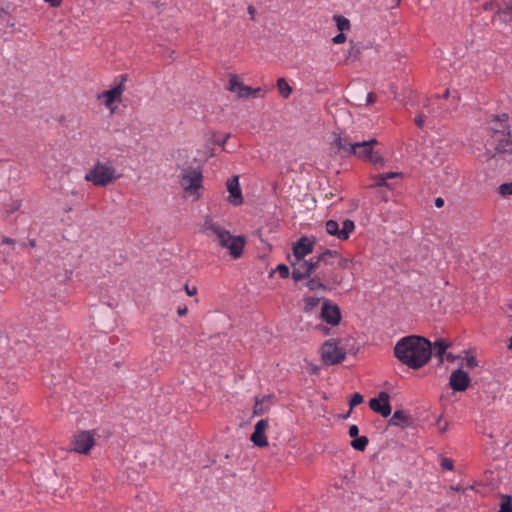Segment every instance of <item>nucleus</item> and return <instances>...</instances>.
Returning a JSON list of instances; mask_svg holds the SVG:
<instances>
[{"mask_svg":"<svg viewBox=\"0 0 512 512\" xmlns=\"http://www.w3.org/2000/svg\"><path fill=\"white\" fill-rule=\"evenodd\" d=\"M202 232L222 248L228 249L233 258H239L242 255L245 239L241 236H233L213 218L206 217L202 225Z\"/></svg>","mask_w":512,"mask_h":512,"instance_id":"nucleus-2","label":"nucleus"},{"mask_svg":"<svg viewBox=\"0 0 512 512\" xmlns=\"http://www.w3.org/2000/svg\"><path fill=\"white\" fill-rule=\"evenodd\" d=\"M465 365L469 369H473L478 366V361L474 356H468L465 359Z\"/></svg>","mask_w":512,"mask_h":512,"instance_id":"nucleus-40","label":"nucleus"},{"mask_svg":"<svg viewBox=\"0 0 512 512\" xmlns=\"http://www.w3.org/2000/svg\"><path fill=\"white\" fill-rule=\"evenodd\" d=\"M119 78L120 81L114 88L104 91L98 95L99 99L104 98L103 103L107 108H111L114 102L121 100V95L125 90L124 84L127 81V75H121Z\"/></svg>","mask_w":512,"mask_h":512,"instance_id":"nucleus-11","label":"nucleus"},{"mask_svg":"<svg viewBox=\"0 0 512 512\" xmlns=\"http://www.w3.org/2000/svg\"><path fill=\"white\" fill-rule=\"evenodd\" d=\"M281 278L285 279L289 277L290 271L287 265L279 264L276 268Z\"/></svg>","mask_w":512,"mask_h":512,"instance_id":"nucleus-35","label":"nucleus"},{"mask_svg":"<svg viewBox=\"0 0 512 512\" xmlns=\"http://www.w3.org/2000/svg\"><path fill=\"white\" fill-rule=\"evenodd\" d=\"M250 439L254 443L255 446L265 447L268 445L265 433L257 431L255 429H254V432L252 433Z\"/></svg>","mask_w":512,"mask_h":512,"instance_id":"nucleus-24","label":"nucleus"},{"mask_svg":"<svg viewBox=\"0 0 512 512\" xmlns=\"http://www.w3.org/2000/svg\"><path fill=\"white\" fill-rule=\"evenodd\" d=\"M120 174L110 160L97 161L85 175V180L98 187H105L120 178Z\"/></svg>","mask_w":512,"mask_h":512,"instance_id":"nucleus-3","label":"nucleus"},{"mask_svg":"<svg viewBox=\"0 0 512 512\" xmlns=\"http://www.w3.org/2000/svg\"><path fill=\"white\" fill-rule=\"evenodd\" d=\"M315 329L317 331H319L320 333H322L323 335H329V333L331 331V329L324 324L316 325Z\"/></svg>","mask_w":512,"mask_h":512,"instance_id":"nucleus-44","label":"nucleus"},{"mask_svg":"<svg viewBox=\"0 0 512 512\" xmlns=\"http://www.w3.org/2000/svg\"><path fill=\"white\" fill-rule=\"evenodd\" d=\"M504 16V20H512V4L507 5V7L502 11Z\"/></svg>","mask_w":512,"mask_h":512,"instance_id":"nucleus-42","label":"nucleus"},{"mask_svg":"<svg viewBox=\"0 0 512 512\" xmlns=\"http://www.w3.org/2000/svg\"><path fill=\"white\" fill-rule=\"evenodd\" d=\"M392 1L395 3V5H398L401 0H392Z\"/></svg>","mask_w":512,"mask_h":512,"instance_id":"nucleus-60","label":"nucleus"},{"mask_svg":"<svg viewBox=\"0 0 512 512\" xmlns=\"http://www.w3.org/2000/svg\"><path fill=\"white\" fill-rule=\"evenodd\" d=\"M338 258H339V260H338V266H339L340 268H346V267H347V265H348V263H349V260H348V259H346V258H340V257H338Z\"/></svg>","mask_w":512,"mask_h":512,"instance_id":"nucleus-51","label":"nucleus"},{"mask_svg":"<svg viewBox=\"0 0 512 512\" xmlns=\"http://www.w3.org/2000/svg\"><path fill=\"white\" fill-rule=\"evenodd\" d=\"M446 359H447V361H454L455 356L453 354L449 353V354H447Z\"/></svg>","mask_w":512,"mask_h":512,"instance_id":"nucleus-56","label":"nucleus"},{"mask_svg":"<svg viewBox=\"0 0 512 512\" xmlns=\"http://www.w3.org/2000/svg\"><path fill=\"white\" fill-rule=\"evenodd\" d=\"M348 434L351 438H356L359 435V428L357 425L353 424L349 427Z\"/></svg>","mask_w":512,"mask_h":512,"instance_id":"nucleus-43","label":"nucleus"},{"mask_svg":"<svg viewBox=\"0 0 512 512\" xmlns=\"http://www.w3.org/2000/svg\"><path fill=\"white\" fill-rule=\"evenodd\" d=\"M440 466L443 470H448V471H451L454 468L453 461L446 457L441 458Z\"/></svg>","mask_w":512,"mask_h":512,"instance_id":"nucleus-33","label":"nucleus"},{"mask_svg":"<svg viewBox=\"0 0 512 512\" xmlns=\"http://www.w3.org/2000/svg\"><path fill=\"white\" fill-rule=\"evenodd\" d=\"M268 428V420L261 419L255 424V430L265 433Z\"/></svg>","mask_w":512,"mask_h":512,"instance_id":"nucleus-38","label":"nucleus"},{"mask_svg":"<svg viewBox=\"0 0 512 512\" xmlns=\"http://www.w3.org/2000/svg\"><path fill=\"white\" fill-rule=\"evenodd\" d=\"M389 399L390 396L387 392H380L378 397L369 400V407L381 416L388 417L392 411Z\"/></svg>","mask_w":512,"mask_h":512,"instance_id":"nucleus-12","label":"nucleus"},{"mask_svg":"<svg viewBox=\"0 0 512 512\" xmlns=\"http://www.w3.org/2000/svg\"><path fill=\"white\" fill-rule=\"evenodd\" d=\"M507 348H508L509 350H512V336H511V337H510V339H509V343H508V345H507Z\"/></svg>","mask_w":512,"mask_h":512,"instance_id":"nucleus-58","label":"nucleus"},{"mask_svg":"<svg viewBox=\"0 0 512 512\" xmlns=\"http://www.w3.org/2000/svg\"><path fill=\"white\" fill-rule=\"evenodd\" d=\"M306 287L311 291L327 290L328 286L322 281L320 275H315L306 282Z\"/></svg>","mask_w":512,"mask_h":512,"instance_id":"nucleus-21","label":"nucleus"},{"mask_svg":"<svg viewBox=\"0 0 512 512\" xmlns=\"http://www.w3.org/2000/svg\"><path fill=\"white\" fill-rule=\"evenodd\" d=\"M317 257H318V262H320L321 265L332 266L333 259L338 258L339 254L335 250L326 249L323 253L317 255Z\"/></svg>","mask_w":512,"mask_h":512,"instance_id":"nucleus-20","label":"nucleus"},{"mask_svg":"<svg viewBox=\"0 0 512 512\" xmlns=\"http://www.w3.org/2000/svg\"><path fill=\"white\" fill-rule=\"evenodd\" d=\"M376 138H370L361 142H354L350 149V156L358 157L362 160L369 161L376 167H383L384 158L377 151H374V145H377Z\"/></svg>","mask_w":512,"mask_h":512,"instance_id":"nucleus-4","label":"nucleus"},{"mask_svg":"<svg viewBox=\"0 0 512 512\" xmlns=\"http://www.w3.org/2000/svg\"><path fill=\"white\" fill-rule=\"evenodd\" d=\"M21 207V202L19 200H13L10 204L6 205V212L13 213L19 210Z\"/></svg>","mask_w":512,"mask_h":512,"instance_id":"nucleus-36","label":"nucleus"},{"mask_svg":"<svg viewBox=\"0 0 512 512\" xmlns=\"http://www.w3.org/2000/svg\"><path fill=\"white\" fill-rule=\"evenodd\" d=\"M255 12H256V10H255V8L253 6H249L248 7V13L251 16V19L254 18Z\"/></svg>","mask_w":512,"mask_h":512,"instance_id":"nucleus-55","label":"nucleus"},{"mask_svg":"<svg viewBox=\"0 0 512 512\" xmlns=\"http://www.w3.org/2000/svg\"><path fill=\"white\" fill-rule=\"evenodd\" d=\"M229 138H230V134L228 133V134H226V135L224 136V138H222V139H216V140H215V143H216L217 145H219V146H224V145L226 144V142H227V140H228Z\"/></svg>","mask_w":512,"mask_h":512,"instance_id":"nucleus-50","label":"nucleus"},{"mask_svg":"<svg viewBox=\"0 0 512 512\" xmlns=\"http://www.w3.org/2000/svg\"><path fill=\"white\" fill-rule=\"evenodd\" d=\"M449 345L450 344L447 343L445 340L439 339V340L435 341L432 346L435 350V356H437L439 358L440 364H442L444 362L443 356H444L447 348L449 347Z\"/></svg>","mask_w":512,"mask_h":512,"instance_id":"nucleus-22","label":"nucleus"},{"mask_svg":"<svg viewBox=\"0 0 512 512\" xmlns=\"http://www.w3.org/2000/svg\"><path fill=\"white\" fill-rule=\"evenodd\" d=\"M333 43L335 44H341L346 41V36L343 32H340L332 39Z\"/></svg>","mask_w":512,"mask_h":512,"instance_id":"nucleus-45","label":"nucleus"},{"mask_svg":"<svg viewBox=\"0 0 512 512\" xmlns=\"http://www.w3.org/2000/svg\"><path fill=\"white\" fill-rule=\"evenodd\" d=\"M179 177L180 185L186 193L193 194L202 187L203 175L198 167L184 168Z\"/></svg>","mask_w":512,"mask_h":512,"instance_id":"nucleus-5","label":"nucleus"},{"mask_svg":"<svg viewBox=\"0 0 512 512\" xmlns=\"http://www.w3.org/2000/svg\"><path fill=\"white\" fill-rule=\"evenodd\" d=\"M277 88H278L279 94L284 98H288L290 96V94L292 93V87L288 84V82L284 78H279L277 80Z\"/></svg>","mask_w":512,"mask_h":512,"instance_id":"nucleus-23","label":"nucleus"},{"mask_svg":"<svg viewBox=\"0 0 512 512\" xmlns=\"http://www.w3.org/2000/svg\"><path fill=\"white\" fill-rule=\"evenodd\" d=\"M63 0H44L51 7H59Z\"/></svg>","mask_w":512,"mask_h":512,"instance_id":"nucleus-49","label":"nucleus"},{"mask_svg":"<svg viewBox=\"0 0 512 512\" xmlns=\"http://www.w3.org/2000/svg\"><path fill=\"white\" fill-rule=\"evenodd\" d=\"M307 263V270L306 272H314L315 270L319 269L321 267V263L318 262V257L314 256L309 261H306Z\"/></svg>","mask_w":512,"mask_h":512,"instance_id":"nucleus-30","label":"nucleus"},{"mask_svg":"<svg viewBox=\"0 0 512 512\" xmlns=\"http://www.w3.org/2000/svg\"><path fill=\"white\" fill-rule=\"evenodd\" d=\"M415 123L416 125L419 127V128H422L423 125H424V118L422 115H418L416 118H415Z\"/></svg>","mask_w":512,"mask_h":512,"instance_id":"nucleus-52","label":"nucleus"},{"mask_svg":"<svg viewBox=\"0 0 512 512\" xmlns=\"http://www.w3.org/2000/svg\"><path fill=\"white\" fill-rule=\"evenodd\" d=\"M380 175L382 178H385V181L387 182L389 179L399 177L401 174L398 172H387V173H382Z\"/></svg>","mask_w":512,"mask_h":512,"instance_id":"nucleus-46","label":"nucleus"},{"mask_svg":"<svg viewBox=\"0 0 512 512\" xmlns=\"http://www.w3.org/2000/svg\"><path fill=\"white\" fill-rule=\"evenodd\" d=\"M30 245L35 246V241L34 240L30 241Z\"/></svg>","mask_w":512,"mask_h":512,"instance_id":"nucleus-61","label":"nucleus"},{"mask_svg":"<svg viewBox=\"0 0 512 512\" xmlns=\"http://www.w3.org/2000/svg\"><path fill=\"white\" fill-rule=\"evenodd\" d=\"M14 243V240L9 238V237H4L2 240H1V244L2 245H9V244H12Z\"/></svg>","mask_w":512,"mask_h":512,"instance_id":"nucleus-54","label":"nucleus"},{"mask_svg":"<svg viewBox=\"0 0 512 512\" xmlns=\"http://www.w3.org/2000/svg\"><path fill=\"white\" fill-rule=\"evenodd\" d=\"M292 266H293V271H292V278L295 282H299L303 279H306L305 277V273L303 274L301 272V270H299L297 267H296V263H292Z\"/></svg>","mask_w":512,"mask_h":512,"instance_id":"nucleus-32","label":"nucleus"},{"mask_svg":"<svg viewBox=\"0 0 512 512\" xmlns=\"http://www.w3.org/2000/svg\"><path fill=\"white\" fill-rule=\"evenodd\" d=\"M495 143V150L499 153H512V138L511 132L499 134V136L492 137Z\"/></svg>","mask_w":512,"mask_h":512,"instance_id":"nucleus-16","label":"nucleus"},{"mask_svg":"<svg viewBox=\"0 0 512 512\" xmlns=\"http://www.w3.org/2000/svg\"><path fill=\"white\" fill-rule=\"evenodd\" d=\"M449 95H450V91L447 89V90L444 92V94H443V96H442V97L446 99V98H448V97H449Z\"/></svg>","mask_w":512,"mask_h":512,"instance_id":"nucleus-57","label":"nucleus"},{"mask_svg":"<svg viewBox=\"0 0 512 512\" xmlns=\"http://www.w3.org/2000/svg\"><path fill=\"white\" fill-rule=\"evenodd\" d=\"M410 423H411V417L402 410L395 411L389 420L390 426H397V427H401V428L408 427L410 425Z\"/></svg>","mask_w":512,"mask_h":512,"instance_id":"nucleus-19","label":"nucleus"},{"mask_svg":"<svg viewBox=\"0 0 512 512\" xmlns=\"http://www.w3.org/2000/svg\"><path fill=\"white\" fill-rule=\"evenodd\" d=\"M435 206H436L437 208H441V207H443V206H444V199H443V198H441V197L436 198V199H435Z\"/></svg>","mask_w":512,"mask_h":512,"instance_id":"nucleus-53","label":"nucleus"},{"mask_svg":"<svg viewBox=\"0 0 512 512\" xmlns=\"http://www.w3.org/2000/svg\"><path fill=\"white\" fill-rule=\"evenodd\" d=\"M321 357L326 365H335L346 358V352L337 345L336 340L329 339L321 347Z\"/></svg>","mask_w":512,"mask_h":512,"instance_id":"nucleus-6","label":"nucleus"},{"mask_svg":"<svg viewBox=\"0 0 512 512\" xmlns=\"http://www.w3.org/2000/svg\"><path fill=\"white\" fill-rule=\"evenodd\" d=\"M228 90L232 93L237 94L239 98H250L257 96L263 91L262 88H252L244 85L236 75H232L229 80Z\"/></svg>","mask_w":512,"mask_h":512,"instance_id":"nucleus-8","label":"nucleus"},{"mask_svg":"<svg viewBox=\"0 0 512 512\" xmlns=\"http://www.w3.org/2000/svg\"><path fill=\"white\" fill-rule=\"evenodd\" d=\"M226 186L227 191L229 192L228 201L235 206L242 204L243 197L239 183V177L232 176L231 178H229L226 182Z\"/></svg>","mask_w":512,"mask_h":512,"instance_id":"nucleus-15","label":"nucleus"},{"mask_svg":"<svg viewBox=\"0 0 512 512\" xmlns=\"http://www.w3.org/2000/svg\"><path fill=\"white\" fill-rule=\"evenodd\" d=\"M362 402H363V396L360 393L356 392L352 395L349 404H350V407L353 408V407L361 404Z\"/></svg>","mask_w":512,"mask_h":512,"instance_id":"nucleus-34","label":"nucleus"},{"mask_svg":"<svg viewBox=\"0 0 512 512\" xmlns=\"http://www.w3.org/2000/svg\"><path fill=\"white\" fill-rule=\"evenodd\" d=\"M508 116L507 114H502L500 116L494 117L491 121V130L493 131L492 137L499 136V134H504L510 132L509 125L507 123Z\"/></svg>","mask_w":512,"mask_h":512,"instance_id":"nucleus-17","label":"nucleus"},{"mask_svg":"<svg viewBox=\"0 0 512 512\" xmlns=\"http://www.w3.org/2000/svg\"><path fill=\"white\" fill-rule=\"evenodd\" d=\"M394 355L409 368L419 369L430 360L432 344L421 336H407L396 343Z\"/></svg>","mask_w":512,"mask_h":512,"instance_id":"nucleus-1","label":"nucleus"},{"mask_svg":"<svg viewBox=\"0 0 512 512\" xmlns=\"http://www.w3.org/2000/svg\"><path fill=\"white\" fill-rule=\"evenodd\" d=\"M293 255L296 261H302L305 256L311 254L314 250V241L306 236H302L293 244Z\"/></svg>","mask_w":512,"mask_h":512,"instance_id":"nucleus-14","label":"nucleus"},{"mask_svg":"<svg viewBox=\"0 0 512 512\" xmlns=\"http://www.w3.org/2000/svg\"><path fill=\"white\" fill-rule=\"evenodd\" d=\"M257 406H258V403H256L255 408H254V409H255V410H254V413H255V414H258V413H259V412L257 411Z\"/></svg>","mask_w":512,"mask_h":512,"instance_id":"nucleus-59","label":"nucleus"},{"mask_svg":"<svg viewBox=\"0 0 512 512\" xmlns=\"http://www.w3.org/2000/svg\"><path fill=\"white\" fill-rule=\"evenodd\" d=\"M320 318L327 324L337 326L341 321V312L337 304L326 299L321 307Z\"/></svg>","mask_w":512,"mask_h":512,"instance_id":"nucleus-9","label":"nucleus"},{"mask_svg":"<svg viewBox=\"0 0 512 512\" xmlns=\"http://www.w3.org/2000/svg\"><path fill=\"white\" fill-rule=\"evenodd\" d=\"M334 20L336 22V26L340 32L348 30L350 28V21L341 15L334 16Z\"/></svg>","mask_w":512,"mask_h":512,"instance_id":"nucleus-27","label":"nucleus"},{"mask_svg":"<svg viewBox=\"0 0 512 512\" xmlns=\"http://www.w3.org/2000/svg\"><path fill=\"white\" fill-rule=\"evenodd\" d=\"M73 450L80 454H87L95 444V434L91 431H81L74 436Z\"/></svg>","mask_w":512,"mask_h":512,"instance_id":"nucleus-10","label":"nucleus"},{"mask_svg":"<svg viewBox=\"0 0 512 512\" xmlns=\"http://www.w3.org/2000/svg\"><path fill=\"white\" fill-rule=\"evenodd\" d=\"M188 313V308L186 305H180L178 308H177V314L179 316H185L186 314Z\"/></svg>","mask_w":512,"mask_h":512,"instance_id":"nucleus-48","label":"nucleus"},{"mask_svg":"<svg viewBox=\"0 0 512 512\" xmlns=\"http://www.w3.org/2000/svg\"><path fill=\"white\" fill-rule=\"evenodd\" d=\"M498 193L503 197L512 195V182L503 183L498 187Z\"/></svg>","mask_w":512,"mask_h":512,"instance_id":"nucleus-28","label":"nucleus"},{"mask_svg":"<svg viewBox=\"0 0 512 512\" xmlns=\"http://www.w3.org/2000/svg\"><path fill=\"white\" fill-rule=\"evenodd\" d=\"M376 101V95L372 92H369L366 95L365 102L364 103H358V106H368L373 104Z\"/></svg>","mask_w":512,"mask_h":512,"instance_id":"nucleus-39","label":"nucleus"},{"mask_svg":"<svg viewBox=\"0 0 512 512\" xmlns=\"http://www.w3.org/2000/svg\"><path fill=\"white\" fill-rule=\"evenodd\" d=\"M353 143L354 142L349 141L347 137L334 133L332 145H334L337 148V151L343 156H350L349 148L353 146Z\"/></svg>","mask_w":512,"mask_h":512,"instance_id":"nucleus-18","label":"nucleus"},{"mask_svg":"<svg viewBox=\"0 0 512 512\" xmlns=\"http://www.w3.org/2000/svg\"><path fill=\"white\" fill-rule=\"evenodd\" d=\"M511 498L506 496V501L501 504V508L499 512H512V506L510 504Z\"/></svg>","mask_w":512,"mask_h":512,"instance_id":"nucleus-41","label":"nucleus"},{"mask_svg":"<svg viewBox=\"0 0 512 512\" xmlns=\"http://www.w3.org/2000/svg\"><path fill=\"white\" fill-rule=\"evenodd\" d=\"M185 291H186L187 295L194 296L197 293V287L196 286L190 287L188 284H186Z\"/></svg>","mask_w":512,"mask_h":512,"instance_id":"nucleus-47","label":"nucleus"},{"mask_svg":"<svg viewBox=\"0 0 512 512\" xmlns=\"http://www.w3.org/2000/svg\"><path fill=\"white\" fill-rule=\"evenodd\" d=\"M317 275H320V277L322 278V281L328 286V284L330 283H338V279L336 276L330 274L328 275L326 272L324 271H321L319 272Z\"/></svg>","mask_w":512,"mask_h":512,"instance_id":"nucleus-31","label":"nucleus"},{"mask_svg":"<svg viewBox=\"0 0 512 512\" xmlns=\"http://www.w3.org/2000/svg\"><path fill=\"white\" fill-rule=\"evenodd\" d=\"M296 267L301 270V272L304 274L305 273V277L308 278L312 272H306L307 270V263H306V260H302V261H297L296 263Z\"/></svg>","mask_w":512,"mask_h":512,"instance_id":"nucleus-37","label":"nucleus"},{"mask_svg":"<svg viewBox=\"0 0 512 512\" xmlns=\"http://www.w3.org/2000/svg\"><path fill=\"white\" fill-rule=\"evenodd\" d=\"M373 179L375 182H374V184H371L369 186L370 188H377V187L391 188L390 184L388 182H386L385 178H382L380 174L374 176Z\"/></svg>","mask_w":512,"mask_h":512,"instance_id":"nucleus-29","label":"nucleus"},{"mask_svg":"<svg viewBox=\"0 0 512 512\" xmlns=\"http://www.w3.org/2000/svg\"><path fill=\"white\" fill-rule=\"evenodd\" d=\"M369 443V439L366 436L356 437L351 441V446L356 451H364Z\"/></svg>","mask_w":512,"mask_h":512,"instance_id":"nucleus-25","label":"nucleus"},{"mask_svg":"<svg viewBox=\"0 0 512 512\" xmlns=\"http://www.w3.org/2000/svg\"><path fill=\"white\" fill-rule=\"evenodd\" d=\"M326 231L329 235L336 236L339 240L345 241L349 239L350 234L355 230V224L350 219H345L342 222V228L336 220H328L325 223Z\"/></svg>","mask_w":512,"mask_h":512,"instance_id":"nucleus-7","label":"nucleus"},{"mask_svg":"<svg viewBox=\"0 0 512 512\" xmlns=\"http://www.w3.org/2000/svg\"><path fill=\"white\" fill-rule=\"evenodd\" d=\"M471 383V378L461 368L454 370L449 377V386L457 392L465 391Z\"/></svg>","mask_w":512,"mask_h":512,"instance_id":"nucleus-13","label":"nucleus"},{"mask_svg":"<svg viewBox=\"0 0 512 512\" xmlns=\"http://www.w3.org/2000/svg\"><path fill=\"white\" fill-rule=\"evenodd\" d=\"M304 311L311 312L314 310L320 303L321 299L314 296H308L304 298Z\"/></svg>","mask_w":512,"mask_h":512,"instance_id":"nucleus-26","label":"nucleus"},{"mask_svg":"<svg viewBox=\"0 0 512 512\" xmlns=\"http://www.w3.org/2000/svg\"><path fill=\"white\" fill-rule=\"evenodd\" d=\"M350 415V411L348 413H345V418L348 417Z\"/></svg>","mask_w":512,"mask_h":512,"instance_id":"nucleus-62","label":"nucleus"}]
</instances>
